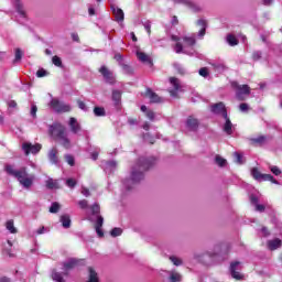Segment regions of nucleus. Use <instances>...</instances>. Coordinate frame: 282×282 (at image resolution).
<instances>
[{"instance_id": "9b49d317", "label": "nucleus", "mask_w": 282, "mask_h": 282, "mask_svg": "<svg viewBox=\"0 0 282 282\" xmlns=\"http://www.w3.org/2000/svg\"><path fill=\"white\" fill-rule=\"evenodd\" d=\"M99 72L104 76L106 83H109V85H113V83H116V76H113V73L109 70L108 67L101 66Z\"/></svg>"}, {"instance_id": "5701e85b", "label": "nucleus", "mask_w": 282, "mask_h": 282, "mask_svg": "<svg viewBox=\"0 0 282 282\" xmlns=\"http://www.w3.org/2000/svg\"><path fill=\"white\" fill-rule=\"evenodd\" d=\"M48 160L52 164H58V150L56 148H53L48 152Z\"/></svg>"}, {"instance_id": "dca6fc26", "label": "nucleus", "mask_w": 282, "mask_h": 282, "mask_svg": "<svg viewBox=\"0 0 282 282\" xmlns=\"http://www.w3.org/2000/svg\"><path fill=\"white\" fill-rule=\"evenodd\" d=\"M239 265H241L239 261L231 262L230 264V274L232 279H236L237 281L241 280V273L237 271L239 270Z\"/></svg>"}, {"instance_id": "473e14b6", "label": "nucleus", "mask_w": 282, "mask_h": 282, "mask_svg": "<svg viewBox=\"0 0 282 282\" xmlns=\"http://www.w3.org/2000/svg\"><path fill=\"white\" fill-rule=\"evenodd\" d=\"M226 41H227L228 45H230L231 47H235V45H238V43H239L237 37H235V35H232V34H228L226 37Z\"/></svg>"}, {"instance_id": "de8ad7c7", "label": "nucleus", "mask_w": 282, "mask_h": 282, "mask_svg": "<svg viewBox=\"0 0 282 282\" xmlns=\"http://www.w3.org/2000/svg\"><path fill=\"white\" fill-rule=\"evenodd\" d=\"M36 111H39V108L36 107V105H32L31 106V116L32 118H36Z\"/></svg>"}, {"instance_id": "f257e3e1", "label": "nucleus", "mask_w": 282, "mask_h": 282, "mask_svg": "<svg viewBox=\"0 0 282 282\" xmlns=\"http://www.w3.org/2000/svg\"><path fill=\"white\" fill-rule=\"evenodd\" d=\"M153 164H155V158H140L139 162L131 170L130 178L122 181L123 188H126V191H131L134 184L142 182V180H144V171H149Z\"/></svg>"}, {"instance_id": "37998d69", "label": "nucleus", "mask_w": 282, "mask_h": 282, "mask_svg": "<svg viewBox=\"0 0 282 282\" xmlns=\"http://www.w3.org/2000/svg\"><path fill=\"white\" fill-rule=\"evenodd\" d=\"M170 260L172 261V263H174V265H182V259L175 256L170 257Z\"/></svg>"}, {"instance_id": "cd10ccee", "label": "nucleus", "mask_w": 282, "mask_h": 282, "mask_svg": "<svg viewBox=\"0 0 282 282\" xmlns=\"http://www.w3.org/2000/svg\"><path fill=\"white\" fill-rule=\"evenodd\" d=\"M269 250H276V248H281V239L275 238L273 240L268 241Z\"/></svg>"}, {"instance_id": "680f3d73", "label": "nucleus", "mask_w": 282, "mask_h": 282, "mask_svg": "<svg viewBox=\"0 0 282 282\" xmlns=\"http://www.w3.org/2000/svg\"><path fill=\"white\" fill-rule=\"evenodd\" d=\"M82 195H84V197H89V191L86 187H83Z\"/></svg>"}, {"instance_id": "72a5a7b5", "label": "nucleus", "mask_w": 282, "mask_h": 282, "mask_svg": "<svg viewBox=\"0 0 282 282\" xmlns=\"http://www.w3.org/2000/svg\"><path fill=\"white\" fill-rule=\"evenodd\" d=\"M234 158H235V162L237 164H245L246 163V159L243 158V154H241L239 152H235Z\"/></svg>"}, {"instance_id": "7ed1b4c3", "label": "nucleus", "mask_w": 282, "mask_h": 282, "mask_svg": "<svg viewBox=\"0 0 282 282\" xmlns=\"http://www.w3.org/2000/svg\"><path fill=\"white\" fill-rule=\"evenodd\" d=\"M172 41H175L174 52L176 54H187L188 56H193L195 54V37L194 36H185L180 37L177 35H172Z\"/></svg>"}, {"instance_id": "4c0bfd02", "label": "nucleus", "mask_w": 282, "mask_h": 282, "mask_svg": "<svg viewBox=\"0 0 282 282\" xmlns=\"http://www.w3.org/2000/svg\"><path fill=\"white\" fill-rule=\"evenodd\" d=\"M251 142L253 144H263L265 142V137H258V138H254V139H251Z\"/></svg>"}, {"instance_id": "c85d7f7f", "label": "nucleus", "mask_w": 282, "mask_h": 282, "mask_svg": "<svg viewBox=\"0 0 282 282\" xmlns=\"http://www.w3.org/2000/svg\"><path fill=\"white\" fill-rule=\"evenodd\" d=\"M88 272H89V279L87 282H99L98 280V273L96 272V270H94V268H88Z\"/></svg>"}, {"instance_id": "20e7f679", "label": "nucleus", "mask_w": 282, "mask_h": 282, "mask_svg": "<svg viewBox=\"0 0 282 282\" xmlns=\"http://www.w3.org/2000/svg\"><path fill=\"white\" fill-rule=\"evenodd\" d=\"M80 263V261L72 258L63 262L62 264V271L53 270L52 272V279L55 282H65L64 276H67L70 272V270H74V268H77V265Z\"/></svg>"}, {"instance_id": "a19ab883", "label": "nucleus", "mask_w": 282, "mask_h": 282, "mask_svg": "<svg viewBox=\"0 0 282 282\" xmlns=\"http://www.w3.org/2000/svg\"><path fill=\"white\" fill-rule=\"evenodd\" d=\"M77 182L74 178H67L66 180V186H68V188H74L76 186Z\"/></svg>"}, {"instance_id": "09e8293b", "label": "nucleus", "mask_w": 282, "mask_h": 282, "mask_svg": "<svg viewBox=\"0 0 282 282\" xmlns=\"http://www.w3.org/2000/svg\"><path fill=\"white\" fill-rule=\"evenodd\" d=\"M65 158H66L67 164H69V166H74V156L67 154Z\"/></svg>"}, {"instance_id": "a211bd4d", "label": "nucleus", "mask_w": 282, "mask_h": 282, "mask_svg": "<svg viewBox=\"0 0 282 282\" xmlns=\"http://www.w3.org/2000/svg\"><path fill=\"white\" fill-rule=\"evenodd\" d=\"M111 10L116 21H118V23H122V21H124V11L116 6H111Z\"/></svg>"}, {"instance_id": "f704fd0d", "label": "nucleus", "mask_w": 282, "mask_h": 282, "mask_svg": "<svg viewBox=\"0 0 282 282\" xmlns=\"http://www.w3.org/2000/svg\"><path fill=\"white\" fill-rule=\"evenodd\" d=\"M23 58V51L21 48H15V58L14 63H19Z\"/></svg>"}, {"instance_id": "4be33fe9", "label": "nucleus", "mask_w": 282, "mask_h": 282, "mask_svg": "<svg viewBox=\"0 0 282 282\" xmlns=\"http://www.w3.org/2000/svg\"><path fill=\"white\" fill-rule=\"evenodd\" d=\"M137 58H139V61L141 63H148L149 65H151V63H152L151 57H149V55H147V53H144L140 50L137 51Z\"/></svg>"}, {"instance_id": "c756f323", "label": "nucleus", "mask_w": 282, "mask_h": 282, "mask_svg": "<svg viewBox=\"0 0 282 282\" xmlns=\"http://www.w3.org/2000/svg\"><path fill=\"white\" fill-rule=\"evenodd\" d=\"M121 98H122V93H120V90H112V100L116 107L120 105Z\"/></svg>"}, {"instance_id": "774afa93", "label": "nucleus", "mask_w": 282, "mask_h": 282, "mask_svg": "<svg viewBox=\"0 0 282 282\" xmlns=\"http://www.w3.org/2000/svg\"><path fill=\"white\" fill-rule=\"evenodd\" d=\"M93 160H98V151L91 153Z\"/></svg>"}, {"instance_id": "e433bc0d", "label": "nucleus", "mask_w": 282, "mask_h": 282, "mask_svg": "<svg viewBox=\"0 0 282 282\" xmlns=\"http://www.w3.org/2000/svg\"><path fill=\"white\" fill-rule=\"evenodd\" d=\"M110 235L111 237H120V235H122V229L121 228H113L111 231H110Z\"/></svg>"}, {"instance_id": "f3484780", "label": "nucleus", "mask_w": 282, "mask_h": 282, "mask_svg": "<svg viewBox=\"0 0 282 282\" xmlns=\"http://www.w3.org/2000/svg\"><path fill=\"white\" fill-rule=\"evenodd\" d=\"M101 166L108 175L113 173V170L118 166V163L116 161H105L101 163Z\"/></svg>"}, {"instance_id": "864d4df0", "label": "nucleus", "mask_w": 282, "mask_h": 282, "mask_svg": "<svg viewBox=\"0 0 282 282\" xmlns=\"http://www.w3.org/2000/svg\"><path fill=\"white\" fill-rule=\"evenodd\" d=\"M199 76H203V78H206V76H208V68H200Z\"/></svg>"}, {"instance_id": "2f4dec72", "label": "nucleus", "mask_w": 282, "mask_h": 282, "mask_svg": "<svg viewBox=\"0 0 282 282\" xmlns=\"http://www.w3.org/2000/svg\"><path fill=\"white\" fill-rule=\"evenodd\" d=\"M169 276H170V281L171 282H180L182 281V275L177 272L171 271L167 272Z\"/></svg>"}, {"instance_id": "f03ea898", "label": "nucleus", "mask_w": 282, "mask_h": 282, "mask_svg": "<svg viewBox=\"0 0 282 282\" xmlns=\"http://www.w3.org/2000/svg\"><path fill=\"white\" fill-rule=\"evenodd\" d=\"M4 171L6 173H8V175H11V177L18 180L19 184L23 186L25 191H30L32 186H34V181L36 180V176L34 174L28 173V169H17L14 165L9 164L6 165Z\"/></svg>"}, {"instance_id": "aec40b11", "label": "nucleus", "mask_w": 282, "mask_h": 282, "mask_svg": "<svg viewBox=\"0 0 282 282\" xmlns=\"http://www.w3.org/2000/svg\"><path fill=\"white\" fill-rule=\"evenodd\" d=\"M170 83H171L172 87L174 88V90H170V94H171V96L175 97V96H177V91H180V89H182V86L180 85V79H177L175 77H171Z\"/></svg>"}, {"instance_id": "bb28decb", "label": "nucleus", "mask_w": 282, "mask_h": 282, "mask_svg": "<svg viewBox=\"0 0 282 282\" xmlns=\"http://www.w3.org/2000/svg\"><path fill=\"white\" fill-rule=\"evenodd\" d=\"M14 6L20 19H25L26 15H25V11L23 10V6L21 4V1L15 0Z\"/></svg>"}, {"instance_id": "603ef678", "label": "nucleus", "mask_w": 282, "mask_h": 282, "mask_svg": "<svg viewBox=\"0 0 282 282\" xmlns=\"http://www.w3.org/2000/svg\"><path fill=\"white\" fill-rule=\"evenodd\" d=\"M145 31L148 32V34H151V22L147 21L143 23Z\"/></svg>"}, {"instance_id": "338daca9", "label": "nucleus", "mask_w": 282, "mask_h": 282, "mask_svg": "<svg viewBox=\"0 0 282 282\" xmlns=\"http://www.w3.org/2000/svg\"><path fill=\"white\" fill-rule=\"evenodd\" d=\"M9 107L14 109V107H17V101H14V100L9 101Z\"/></svg>"}, {"instance_id": "39448f33", "label": "nucleus", "mask_w": 282, "mask_h": 282, "mask_svg": "<svg viewBox=\"0 0 282 282\" xmlns=\"http://www.w3.org/2000/svg\"><path fill=\"white\" fill-rule=\"evenodd\" d=\"M50 131L52 135H55V138H57L59 144H62L64 149H72V141H69V138H67L65 126L61 123H54L53 126H51Z\"/></svg>"}, {"instance_id": "13d9d810", "label": "nucleus", "mask_w": 282, "mask_h": 282, "mask_svg": "<svg viewBox=\"0 0 282 282\" xmlns=\"http://www.w3.org/2000/svg\"><path fill=\"white\" fill-rule=\"evenodd\" d=\"M239 109H240V111H242V112L248 111V104H240Z\"/></svg>"}, {"instance_id": "8fccbe9b", "label": "nucleus", "mask_w": 282, "mask_h": 282, "mask_svg": "<svg viewBox=\"0 0 282 282\" xmlns=\"http://www.w3.org/2000/svg\"><path fill=\"white\" fill-rule=\"evenodd\" d=\"M78 206H79V208L85 209V208H87V206H89V204L87 203L86 199H83V200L78 202Z\"/></svg>"}, {"instance_id": "9d476101", "label": "nucleus", "mask_w": 282, "mask_h": 282, "mask_svg": "<svg viewBox=\"0 0 282 282\" xmlns=\"http://www.w3.org/2000/svg\"><path fill=\"white\" fill-rule=\"evenodd\" d=\"M41 149H42V147L39 143L32 144L30 142H24L22 144V150L24 151L25 155H28L29 153L36 155V153H39V151H41Z\"/></svg>"}, {"instance_id": "0eeeda50", "label": "nucleus", "mask_w": 282, "mask_h": 282, "mask_svg": "<svg viewBox=\"0 0 282 282\" xmlns=\"http://www.w3.org/2000/svg\"><path fill=\"white\" fill-rule=\"evenodd\" d=\"M50 107L55 113H67L72 111V106L69 104H66L64 101H61L58 98H53L50 101Z\"/></svg>"}, {"instance_id": "49530a36", "label": "nucleus", "mask_w": 282, "mask_h": 282, "mask_svg": "<svg viewBox=\"0 0 282 282\" xmlns=\"http://www.w3.org/2000/svg\"><path fill=\"white\" fill-rule=\"evenodd\" d=\"M270 171L273 175H281V170L278 166H271Z\"/></svg>"}, {"instance_id": "f8f14e48", "label": "nucleus", "mask_w": 282, "mask_h": 282, "mask_svg": "<svg viewBox=\"0 0 282 282\" xmlns=\"http://www.w3.org/2000/svg\"><path fill=\"white\" fill-rule=\"evenodd\" d=\"M212 113H216V116H223V118H227L228 112L226 111V105H224V102L213 105Z\"/></svg>"}, {"instance_id": "e2e57ef3", "label": "nucleus", "mask_w": 282, "mask_h": 282, "mask_svg": "<svg viewBox=\"0 0 282 282\" xmlns=\"http://www.w3.org/2000/svg\"><path fill=\"white\" fill-rule=\"evenodd\" d=\"M88 14L89 17H94V14H96V10L94 9V7L88 8Z\"/></svg>"}, {"instance_id": "4468645a", "label": "nucleus", "mask_w": 282, "mask_h": 282, "mask_svg": "<svg viewBox=\"0 0 282 282\" xmlns=\"http://www.w3.org/2000/svg\"><path fill=\"white\" fill-rule=\"evenodd\" d=\"M174 2L186 6L187 8H189V10H193V12H199L202 10V8L198 4L192 2L191 0H174Z\"/></svg>"}, {"instance_id": "1a4fd4ad", "label": "nucleus", "mask_w": 282, "mask_h": 282, "mask_svg": "<svg viewBox=\"0 0 282 282\" xmlns=\"http://www.w3.org/2000/svg\"><path fill=\"white\" fill-rule=\"evenodd\" d=\"M251 175L257 182H271L272 184H279V181L274 178L271 174H262L258 169L253 167L251 170Z\"/></svg>"}, {"instance_id": "a18cd8bd", "label": "nucleus", "mask_w": 282, "mask_h": 282, "mask_svg": "<svg viewBox=\"0 0 282 282\" xmlns=\"http://www.w3.org/2000/svg\"><path fill=\"white\" fill-rule=\"evenodd\" d=\"M216 164H218V166H224L226 164V160L219 155L216 156Z\"/></svg>"}, {"instance_id": "69168bd1", "label": "nucleus", "mask_w": 282, "mask_h": 282, "mask_svg": "<svg viewBox=\"0 0 282 282\" xmlns=\"http://www.w3.org/2000/svg\"><path fill=\"white\" fill-rule=\"evenodd\" d=\"M115 59H117L118 63H122V55L121 54H116Z\"/></svg>"}, {"instance_id": "393cba45", "label": "nucleus", "mask_w": 282, "mask_h": 282, "mask_svg": "<svg viewBox=\"0 0 282 282\" xmlns=\"http://www.w3.org/2000/svg\"><path fill=\"white\" fill-rule=\"evenodd\" d=\"M6 228L11 235H17L19 230L14 227V220L10 219L6 223Z\"/></svg>"}, {"instance_id": "5fc2aeb1", "label": "nucleus", "mask_w": 282, "mask_h": 282, "mask_svg": "<svg viewBox=\"0 0 282 282\" xmlns=\"http://www.w3.org/2000/svg\"><path fill=\"white\" fill-rule=\"evenodd\" d=\"M250 202H251V204L257 206V204H259V198L256 195H251L250 196Z\"/></svg>"}, {"instance_id": "c03bdc74", "label": "nucleus", "mask_w": 282, "mask_h": 282, "mask_svg": "<svg viewBox=\"0 0 282 282\" xmlns=\"http://www.w3.org/2000/svg\"><path fill=\"white\" fill-rule=\"evenodd\" d=\"M143 140L145 142H149L150 144H154L155 143V139H153V137H151V134H144L143 135Z\"/></svg>"}, {"instance_id": "7c9ffc66", "label": "nucleus", "mask_w": 282, "mask_h": 282, "mask_svg": "<svg viewBox=\"0 0 282 282\" xmlns=\"http://www.w3.org/2000/svg\"><path fill=\"white\" fill-rule=\"evenodd\" d=\"M46 188H48L50 191H54L55 188H58V181L48 178L46 181Z\"/></svg>"}, {"instance_id": "6e6552de", "label": "nucleus", "mask_w": 282, "mask_h": 282, "mask_svg": "<svg viewBox=\"0 0 282 282\" xmlns=\"http://www.w3.org/2000/svg\"><path fill=\"white\" fill-rule=\"evenodd\" d=\"M231 87L236 89L238 100H246V96L250 95V86L248 85H239L237 82H232Z\"/></svg>"}, {"instance_id": "bf43d9fd", "label": "nucleus", "mask_w": 282, "mask_h": 282, "mask_svg": "<svg viewBox=\"0 0 282 282\" xmlns=\"http://www.w3.org/2000/svg\"><path fill=\"white\" fill-rule=\"evenodd\" d=\"M78 107L82 109V111H87V106L83 101H78Z\"/></svg>"}, {"instance_id": "b1692460", "label": "nucleus", "mask_w": 282, "mask_h": 282, "mask_svg": "<svg viewBox=\"0 0 282 282\" xmlns=\"http://www.w3.org/2000/svg\"><path fill=\"white\" fill-rule=\"evenodd\" d=\"M224 119L226 120L223 127L225 133H227V135H232V122L230 121V118H228L227 116V117H224Z\"/></svg>"}, {"instance_id": "6ab92c4d", "label": "nucleus", "mask_w": 282, "mask_h": 282, "mask_svg": "<svg viewBox=\"0 0 282 282\" xmlns=\"http://www.w3.org/2000/svg\"><path fill=\"white\" fill-rule=\"evenodd\" d=\"M145 98H149L150 102H164V98L159 97L153 90L148 89L145 91Z\"/></svg>"}, {"instance_id": "ea45409f", "label": "nucleus", "mask_w": 282, "mask_h": 282, "mask_svg": "<svg viewBox=\"0 0 282 282\" xmlns=\"http://www.w3.org/2000/svg\"><path fill=\"white\" fill-rule=\"evenodd\" d=\"M48 73L47 70L43 69V68H40L37 72H36V76L37 78H45V76H47Z\"/></svg>"}, {"instance_id": "412c9836", "label": "nucleus", "mask_w": 282, "mask_h": 282, "mask_svg": "<svg viewBox=\"0 0 282 282\" xmlns=\"http://www.w3.org/2000/svg\"><path fill=\"white\" fill-rule=\"evenodd\" d=\"M197 25H198V28H200V30L198 32V36H199V39H204V36L206 34V28H208V23L206 22V20L200 19L197 21Z\"/></svg>"}, {"instance_id": "6e6d98bb", "label": "nucleus", "mask_w": 282, "mask_h": 282, "mask_svg": "<svg viewBox=\"0 0 282 282\" xmlns=\"http://www.w3.org/2000/svg\"><path fill=\"white\" fill-rule=\"evenodd\" d=\"M147 118H149V120H155V112L151 110L147 111Z\"/></svg>"}, {"instance_id": "423d86ee", "label": "nucleus", "mask_w": 282, "mask_h": 282, "mask_svg": "<svg viewBox=\"0 0 282 282\" xmlns=\"http://www.w3.org/2000/svg\"><path fill=\"white\" fill-rule=\"evenodd\" d=\"M91 214L96 217V224H95V230L98 235V237H105V234L102 232V224L105 219L102 216H100V205L94 204L90 207Z\"/></svg>"}, {"instance_id": "4d7b16f0", "label": "nucleus", "mask_w": 282, "mask_h": 282, "mask_svg": "<svg viewBox=\"0 0 282 282\" xmlns=\"http://www.w3.org/2000/svg\"><path fill=\"white\" fill-rule=\"evenodd\" d=\"M252 57H253V61H259V58H261V52L259 51L253 52Z\"/></svg>"}, {"instance_id": "ddd939ff", "label": "nucleus", "mask_w": 282, "mask_h": 282, "mask_svg": "<svg viewBox=\"0 0 282 282\" xmlns=\"http://www.w3.org/2000/svg\"><path fill=\"white\" fill-rule=\"evenodd\" d=\"M68 127L72 131V133L78 134L80 133V123L78 122V120L74 117H70L68 120Z\"/></svg>"}, {"instance_id": "79ce46f5", "label": "nucleus", "mask_w": 282, "mask_h": 282, "mask_svg": "<svg viewBox=\"0 0 282 282\" xmlns=\"http://www.w3.org/2000/svg\"><path fill=\"white\" fill-rule=\"evenodd\" d=\"M61 208V205H58V203H53L50 207V213H58Z\"/></svg>"}, {"instance_id": "58836bf2", "label": "nucleus", "mask_w": 282, "mask_h": 282, "mask_svg": "<svg viewBox=\"0 0 282 282\" xmlns=\"http://www.w3.org/2000/svg\"><path fill=\"white\" fill-rule=\"evenodd\" d=\"M94 113H95V116H98V117L105 116V108H102V107H95Z\"/></svg>"}, {"instance_id": "a878e982", "label": "nucleus", "mask_w": 282, "mask_h": 282, "mask_svg": "<svg viewBox=\"0 0 282 282\" xmlns=\"http://www.w3.org/2000/svg\"><path fill=\"white\" fill-rule=\"evenodd\" d=\"M59 221H61L63 228H69V226H72V218H69V215H67V214L62 215L59 218Z\"/></svg>"}, {"instance_id": "c9c22d12", "label": "nucleus", "mask_w": 282, "mask_h": 282, "mask_svg": "<svg viewBox=\"0 0 282 282\" xmlns=\"http://www.w3.org/2000/svg\"><path fill=\"white\" fill-rule=\"evenodd\" d=\"M52 63H53V65H55V67H62L63 66V61H61V57H58L56 55L53 56Z\"/></svg>"}, {"instance_id": "3c124183", "label": "nucleus", "mask_w": 282, "mask_h": 282, "mask_svg": "<svg viewBox=\"0 0 282 282\" xmlns=\"http://www.w3.org/2000/svg\"><path fill=\"white\" fill-rule=\"evenodd\" d=\"M215 68L219 72H224L226 69V65L224 63H218L215 65Z\"/></svg>"}, {"instance_id": "052dcab7", "label": "nucleus", "mask_w": 282, "mask_h": 282, "mask_svg": "<svg viewBox=\"0 0 282 282\" xmlns=\"http://www.w3.org/2000/svg\"><path fill=\"white\" fill-rule=\"evenodd\" d=\"M256 210H258V213H263V210H265V206L257 204Z\"/></svg>"}, {"instance_id": "2eb2a0df", "label": "nucleus", "mask_w": 282, "mask_h": 282, "mask_svg": "<svg viewBox=\"0 0 282 282\" xmlns=\"http://www.w3.org/2000/svg\"><path fill=\"white\" fill-rule=\"evenodd\" d=\"M198 127L199 121L195 117L189 116L186 120V129H188V131H197Z\"/></svg>"}, {"instance_id": "0e129e2a", "label": "nucleus", "mask_w": 282, "mask_h": 282, "mask_svg": "<svg viewBox=\"0 0 282 282\" xmlns=\"http://www.w3.org/2000/svg\"><path fill=\"white\" fill-rule=\"evenodd\" d=\"M261 232H262L263 237H268V235H270V231H268V228H265V227H263L261 229Z\"/></svg>"}]
</instances>
